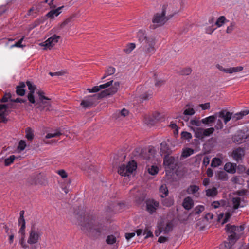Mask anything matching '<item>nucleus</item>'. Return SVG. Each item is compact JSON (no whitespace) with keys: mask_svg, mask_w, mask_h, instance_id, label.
<instances>
[{"mask_svg":"<svg viewBox=\"0 0 249 249\" xmlns=\"http://www.w3.org/2000/svg\"><path fill=\"white\" fill-rule=\"evenodd\" d=\"M27 98L28 100L31 103L35 104V105L36 104V102L34 97V93H32V92L29 93L27 95Z\"/></svg>","mask_w":249,"mask_h":249,"instance_id":"58","label":"nucleus"},{"mask_svg":"<svg viewBox=\"0 0 249 249\" xmlns=\"http://www.w3.org/2000/svg\"><path fill=\"white\" fill-rule=\"evenodd\" d=\"M160 196L162 198L165 197L168 194V190L165 184L162 185L159 188Z\"/></svg>","mask_w":249,"mask_h":249,"instance_id":"27","label":"nucleus"},{"mask_svg":"<svg viewBox=\"0 0 249 249\" xmlns=\"http://www.w3.org/2000/svg\"><path fill=\"white\" fill-rule=\"evenodd\" d=\"M61 135L60 132H56L55 133H48L46 136V138L50 139L53 137H56Z\"/></svg>","mask_w":249,"mask_h":249,"instance_id":"56","label":"nucleus"},{"mask_svg":"<svg viewBox=\"0 0 249 249\" xmlns=\"http://www.w3.org/2000/svg\"><path fill=\"white\" fill-rule=\"evenodd\" d=\"M163 165L166 170L173 171L176 169L177 161L175 158L169 155H165L163 160Z\"/></svg>","mask_w":249,"mask_h":249,"instance_id":"8","label":"nucleus"},{"mask_svg":"<svg viewBox=\"0 0 249 249\" xmlns=\"http://www.w3.org/2000/svg\"><path fill=\"white\" fill-rule=\"evenodd\" d=\"M162 232H163V227L161 226H159L158 227V229L155 230V234L156 236H159Z\"/></svg>","mask_w":249,"mask_h":249,"instance_id":"64","label":"nucleus"},{"mask_svg":"<svg viewBox=\"0 0 249 249\" xmlns=\"http://www.w3.org/2000/svg\"><path fill=\"white\" fill-rule=\"evenodd\" d=\"M26 138L29 141H32L34 138V133L32 129L30 127H27L25 130Z\"/></svg>","mask_w":249,"mask_h":249,"instance_id":"36","label":"nucleus"},{"mask_svg":"<svg viewBox=\"0 0 249 249\" xmlns=\"http://www.w3.org/2000/svg\"><path fill=\"white\" fill-rule=\"evenodd\" d=\"M29 233V236L27 242L29 244L37 243L41 239L43 234L41 229L36 227L35 225H33L31 226Z\"/></svg>","mask_w":249,"mask_h":249,"instance_id":"3","label":"nucleus"},{"mask_svg":"<svg viewBox=\"0 0 249 249\" xmlns=\"http://www.w3.org/2000/svg\"><path fill=\"white\" fill-rule=\"evenodd\" d=\"M74 213L81 230L89 236L94 239H98L102 235L105 234L106 227L103 224L97 221L94 215L85 213L81 208H79V211L75 210Z\"/></svg>","mask_w":249,"mask_h":249,"instance_id":"1","label":"nucleus"},{"mask_svg":"<svg viewBox=\"0 0 249 249\" xmlns=\"http://www.w3.org/2000/svg\"><path fill=\"white\" fill-rule=\"evenodd\" d=\"M215 128L216 129H222L223 128V124L221 120L219 118L217 120L216 124L215 125Z\"/></svg>","mask_w":249,"mask_h":249,"instance_id":"59","label":"nucleus"},{"mask_svg":"<svg viewBox=\"0 0 249 249\" xmlns=\"http://www.w3.org/2000/svg\"><path fill=\"white\" fill-rule=\"evenodd\" d=\"M244 155V150L241 147L234 149L232 153V158L237 161L241 160Z\"/></svg>","mask_w":249,"mask_h":249,"instance_id":"14","label":"nucleus"},{"mask_svg":"<svg viewBox=\"0 0 249 249\" xmlns=\"http://www.w3.org/2000/svg\"><path fill=\"white\" fill-rule=\"evenodd\" d=\"M18 225L20 226V228L19 230L18 233L20 235L25 234V228H26V222L25 220H18Z\"/></svg>","mask_w":249,"mask_h":249,"instance_id":"30","label":"nucleus"},{"mask_svg":"<svg viewBox=\"0 0 249 249\" xmlns=\"http://www.w3.org/2000/svg\"><path fill=\"white\" fill-rule=\"evenodd\" d=\"M173 224L171 222H167L165 227H163V231L164 234H168L173 229Z\"/></svg>","mask_w":249,"mask_h":249,"instance_id":"38","label":"nucleus"},{"mask_svg":"<svg viewBox=\"0 0 249 249\" xmlns=\"http://www.w3.org/2000/svg\"><path fill=\"white\" fill-rule=\"evenodd\" d=\"M225 230L226 232L229 234L228 240L231 244H234L238 239L236 231H238V227L234 225L227 224L226 226Z\"/></svg>","mask_w":249,"mask_h":249,"instance_id":"7","label":"nucleus"},{"mask_svg":"<svg viewBox=\"0 0 249 249\" xmlns=\"http://www.w3.org/2000/svg\"><path fill=\"white\" fill-rule=\"evenodd\" d=\"M194 152V150L193 149L190 148H186L183 150L181 156L183 158H187L192 155Z\"/></svg>","mask_w":249,"mask_h":249,"instance_id":"32","label":"nucleus"},{"mask_svg":"<svg viewBox=\"0 0 249 249\" xmlns=\"http://www.w3.org/2000/svg\"><path fill=\"white\" fill-rule=\"evenodd\" d=\"M216 118L218 117L220 119H223L224 122L226 124L232 118V114L225 110H222L219 112L215 113Z\"/></svg>","mask_w":249,"mask_h":249,"instance_id":"11","label":"nucleus"},{"mask_svg":"<svg viewBox=\"0 0 249 249\" xmlns=\"http://www.w3.org/2000/svg\"><path fill=\"white\" fill-rule=\"evenodd\" d=\"M11 95L10 93H5L1 100V102L3 103L8 102V100H11Z\"/></svg>","mask_w":249,"mask_h":249,"instance_id":"62","label":"nucleus"},{"mask_svg":"<svg viewBox=\"0 0 249 249\" xmlns=\"http://www.w3.org/2000/svg\"><path fill=\"white\" fill-rule=\"evenodd\" d=\"M249 138V133L243 130H239L232 136V140L233 142L240 144Z\"/></svg>","mask_w":249,"mask_h":249,"instance_id":"9","label":"nucleus"},{"mask_svg":"<svg viewBox=\"0 0 249 249\" xmlns=\"http://www.w3.org/2000/svg\"><path fill=\"white\" fill-rule=\"evenodd\" d=\"M26 85L28 86V89L30 90L29 93H35V91L36 89V86L34 85L31 82L27 81Z\"/></svg>","mask_w":249,"mask_h":249,"instance_id":"46","label":"nucleus"},{"mask_svg":"<svg viewBox=\"0 0 249 249\" xmlns=\"http://www.w3.org/2000/svg\"><path fill=\"white\" fill-rule=\"evenodd\" d=\"M181 138L184 140H190L192 138V134L186 131H183L181 133Z\"/></svg>","mask_w":249,"mask_h":249,"instance_id":"48","label":"nucleus"},{"mask_svg":"<svg viewBox=\"0 0 249 249\" xmlns=\"http://www.w3.org/2000/svg\"><path fill=\"white\" fill-rule=\"evenodd\" d=\"M216 119V116L215 113L213 115H211L209 117L203 118L201 120V122L203 124H210L213 123Z\"/></svg>","mask_w":249,"mask_h":249,"instance_id":"26","label":"nucleus"},{"mask_svg":"<svg viewBox=\"0 0 249 249\" xmlns=\"http://www.w3.org/2000/svg\"><path fill=\"white\" fill-rule=\"evenodd\" d=\"M201 123L202 122H201V120H199V119H197L196 117L191 119L189 122V126L191 127V125L192 126H200L201 125Z\"/></svg>","mask_w":249,"mask_h":249,"instance_id":"35","label":"nucleus"},{"mask_svg":"<svg viewBox=\"0 0 249 249\" xmlns=\"http://www.w3.org/2000/svg\"><path fill=\"white\" fill-rule=\"evenodd\" d=\"M137 167V163L132 160L129 161L126 165H121L118 168V172L121 176H128L136 170Z\"/></svg>","mask_w":249,"mask_h":249,"instance_id":"4","label":"nucleus"},{"mask_svg":"<svg viewBox=\"0 0 249 249\" xmlns=\"http://www.w3.org/2000/svg\"><path fill=\"white\" fill-rule=\"evenodd\" d=\"M26 146V144L25 142L23 140H20L18 146V150L19 151H22L24 150Z\"/></svg>","mask_w":249,"mask_h":249,"instance_id":"50","label":"nucleus"},{"mask_svg":"<svg viewBox=\"0 0 249 249\" xmlns=\"http://www.w3.org/2000/svg\"><path fill=\"white\" fill-rule=\"evenodd\" d=\"M150 36H147L145 34V32L143 30H139L137 33V38L141 43L146 42L148 38Z\"/></svg>","mask_w":249,"mask_h":249,"instance_id":"24","label":"nucleus"},{"mask_svg":"<svg viewBox=\"0 0 249 249\" xmlns=\"http://www.w3.org/2000/svg\"><path fill=\"white\" fill-rule=\"evenodd\" d=\"M243 67L241 66H238L236 67L229 68V73H233L237 72H239L242 71Z\"/></svg>","mask_w":249,"mask_h":249,"instance_id":"47","label":"nucleus"},{"mask_svg":"<svg viewBox=\"0 0 249 249\" xmlns=\"http://www.w3.org/2000/svg\"><path fill=\"white\" fill-rule=\"evenodd\" d=\"M146 210L150 214L155 213L159 207V202L153 199H149L145 201Z\"/></svg>","mask_w":249,"mask_h":249,"instance_id":"10","label":"nucleus"},{"mask_svg":"<svg viewBox=\"0 0 249 249\" xmlns=\"http://www.w3.org/2000/svg\"><path fill=\"white\" fill-rule=\"evenodd\" d=\"M191 71H192V70L191 68H186L182 69L180 71V74L181 75H188L191 73Z\"/></svg>","mask_w":249,"mask_h":249,"instance_id":"57","label":"nucleus"},{"mask_svg":"<svg viewBox=\"0 0 249 249\" xmlns=\"http://www.w3.org/2000/svg\"><path fill=\"white\" fill-rule=\"evenodd\" d=\"M155 154V150L153 148H149L147 149H142L141 152L142 155L146 159L149 160Z\"/></svg>","mask_w":249,"mask_h":249,"instance_id":"16","label":"nucleus"},{"mask_svg":"<svg viewBox=\"0 0 249 249\" xmlns=\"http://www.w3.org/2000/svg\"><path fill=\"white\" fill-rule=\"evenodd\" d=\"M217 177L218 179L223 181H226L228 179V175L225 172L223 171H220L218 172L217 173Z\"/></svg>","mask_w":249,"mask_h":249,"instance_id":"33","label":"nucleus"},{"mask_svg":"<svg viewBox=\"0 0 249 249\" xmlns=\"http://www.w3.org/2000/svg\"><path fill=\"white\" fill-rule=\"evenodd\" d=\"M168 19L165 17V10L163 9L161 13H157L155 15L152 19L154 25H151L150 27L155 29L158 26L163 25Z\"/></svg>","mask_w":249,"mask_h":249,"instance_id":"6","label":"nucleus"},{"mask_svg":"<svg viewBox=\"0 0 249 249\" xmlns=\"http://www.w3.org/2000/svg\"><path fill=\"white\" fill-rule=\"evenodd\" d=\"M228 21L224 16H220L214 23V26H216V28L221 27L226 22Z\"/></svg>","mask_w":249,"mask_h":249,"instance_id":"28","label":"nucleus"},{"mask_svg":"<svg viewBox=\"0 0 249 249\" xmlns=\"http://www.w3.org/2000/svg\"><path fill=\"white\" fill-rule=\"evenodd\" d=\"M195 113V110L192 107L186 108L183 111V115L184 116H181V118L185 121H188L189 118L187 116L188 115H193Z\"/></svg>","mask_w":249,"mask_h":249,"instance_id":"17","label":"nucleus"},{"mask_svg":"<svg viewBox=\"0 0 249 249\" xmlns=\"http://www.w3.org/2000/svg\"><path fill=\"white\" fill-rule=\"evenodd\" d=\"M115 72V69L114 67H108L107 71H106V73L105 74L104 76L102 78V79L105 78L107 76L109 75H111L114 73Z\"/></svg>","mask_w":249,"mask_h":249,"instance_id":"43","label":"nucleus"},{"mask_svg":"<svg viewBox=\"0 0 249 249\" xmlns=\"http://www.w3.org/2000/svg\"><path fill=\"white\" fill-rule=\"evenodd\" d=\"M222 161L219 158H214L211 162V166L213 167H216L221 164Z\"/></svg>","mask_w":249,"mask_h":249,"instance_id":"42","label":"nucleus"},{"mask_svg":"<svg viewBox=\"0 0 249 249\" xmlns=\"http://www.w3.org/2000/svg\"><path fill=\"white\" fill-rule=\"evenodd\" d=\"M113 80L110 81L109 82H107L105 84L100 85V86H95L91 89H88L87 90L89 92H97L100 90L101 89H106L109 87L110 86L112 85V87L114 85V83L113 84Z\"/></svg>","mask_w":249,"mask_h":249,"instance_id":"13","label":"nucleus"},{"mask_svg":"<svg viewBox=\"0 0 249 249\" xmlns=\"http://www.w3.org/2000/svg\"><path fill=\"white\" fill-rule=\"evenodd\" d=\"M64 7L63 6L59 7L55 9L51 10L46 14V17L51 18H53L55 16H58L61 13V10Z\"/></svg>","mask_w":249,"mask_h":249,"instance_id":"21","label":"nucleus"},{"mask_svg":"<svg viewBox=\"0 0 249 249\" xmlns=\"http://www.w3.org/2000/svg\"><path fill=\"white\" fill-rule=\"evenodd\" d=\"M216 29L214 25H212L205 28V32L208 34H212Z\"/></svg>","mask_w":249,"mask_h":249,"instance_id":"52","label":"nucleus"},{"mask_svg":"<svg viewBox=\"0 0 249 249\" xmlns=\"http://www.w3.org/2000/svg\"><path fill=\"white\" fill-rule=\"evenodd\" d=\"M160 151L163 154H166L165 155H169L171 152V150L166 142H162L161 143Z\"/></svg>","mask_w":249,"mask_h":249,"instance_id":"25","label":"nucleus"},{"mask_svg":"<svg viewBox=\"0 0 249 249\" xmlns=\"http://www.w3.org/2000/svg\"><path fill=\"white\" fill-rule=\"evenodd\" d=\"M217 189L214 187L206 190V195L208 197H214L217 195Z\"/></svg>","mask_w":249,"mask_h":249,"instance_id":"29","label":"nucleus"},{"mask_svg":"<svg viewBox=\"0 0 249 249\" xmlns=\"http://www.w3.org/2000/svg\"><path fill=\"white\" fill-rule=\"evenodd\" d=\"M116 238L113 235H108L106 242L108 245H112L116 242Z\"/></svg>","mask_w":249,"mask_h":249,"instance_id":"40","label":"nucleus"},{"mask_svg":"<svg viewBox=\"0 0 249 249\" xmlns=\"http://www.w3.org/2000/svg\"><path fill=\"white\" fill-rule=\"evenodd\" d=\"M5 104H0V122L5 123L7 121L6 116L8 115Z\"/></svg>","mask_w":249,"mask_h":249,"instance_id":"15","label":"nucleus"},{"mask_svg":"<svg viewBox=\"0 0 249 249\" xmlns=\"http://www.w3.org/2000/svg\"><path fill=\"white\" fill-rule=\"evenodd\" d=\"M143 235H146L145 238H148L149 237H152L153 236L152 232L150 230L145 229L143 231Z\"/></svg>","mask_w":249,"mask_h":249,"instance_id":"63","label":"nucleus"},{"mask_svg":"<svg viewBox=\"0 0 249 249\" xmlns=\"http://www.w3.org/2000/svg\"><path fill=\"white\" fill-rule=\"evenodd\" d=\"M25 86V84L24 82H20L19 85L17 86L16 88V92L17 94L21 96H24L25 93V90L24 89Z\"/></svg>","mask_w":249,"mask_h":249,"instance_id":"22","label":"nucleus"},{"mask_svg":"<svg viewBox=\"0 0 249 249\" xmlns=\"http://www.w3.org/2000/svg\"><path fill=\"white\" fill-rule=\"evenodd\" d=\"M116 113H117L118 116L121 115L125 117L128 114V111L125 108H123L121 111H117Z\"/></svg>","mask_w":249,"mask_h":249,"instance_id":"61","label":"nucleus"},{"mask_svg":"<svg viewBox=\"0 0 249 249\" xmlns=\"http://www.w3.org/2000/svg\"><path fill=\"white\" fill-rule=\"evenodd\" d=\"M16 158V156L14 155H11L9 157L5 159L4 160V164L5 166H9L11 163H12L15 159Z\"/></svg>","mask_w":249,"mask_h":249,"instance_id":"45","label":"nucleus"},{"mask_svg":"<svg viewBox=\"0 0 249 249\" xmlns=\"http://www.w3.org/2000/svg\"><path fill=\"white\" fill-rule=\"evenodd\" d=\"M236 164L227 162L224 167V170L228 173L233 174L236 172Z\"/></svg>","mask_w":249,"mask_h":249,"instance_id":"18","label":"nucleus"},{"mask_svg":"<svg viewBox=\"0 0 249 249\" xmlns=\"http://www.w3.org/2000/svg\"><path fill=\"white\" fill-rule=\"evenodd\" d=\"M214 131V128L213 127H210L206 129L203 128V134L204 135V138L205 137H209L211 135Z\"/></svg>","mask_w":249,"mask_h":249,"instance_id":"39","label":"nucleus"},{"mask_svg":"<svg viewBox=\"0 0 249 249\" xmlns=\"http://www.w3.org/2000/svg\"><path fill=\"white\" fill-rule=\"evenodd\" d=\"M39 10V8L37 6H33L28 10L27 14L28 16H33V17H35L36 16Z\"/></svg>","mask_w":249,"mask_h":249,"instance_id":"31","label":"nucleus"},{"mask_svg":"<svg viewBox=\"0 0 249 249\" xmlns=\"http://www.w3.org/2000/svg\"><path fill=\"white\" fill-rule=\"evenodd\" d=\"M135 44L133 43H129L126 49H124V51L127 53H130L135 48Z\"/></svg>","mask_w":249,"mask_h":249,"instance_id":"51","label":"nucleus"},{"mask_svg":"<svg viewBox=\"0 0 249 249\" xmlns=\"http://www.w3.org/2000/svg\"><path fill=\"white\" fill-rule=\"evenodd\" d=\"M182 206L186 210H189L193 207L194 201L190 197L188 196L184 198Z\"/></svg>","mask_w":249,"mask_h":249,"instance_id":"19","label":"nucleus"},{"mask_svg":"<svg viewBox=\"0 0 249 249\" xmlns=\"http://www.w3.org/2000/svg\"><path fill=\"white\" fill-rule=\"evenodd\" d=\"M233 207L234 209H237L240 207L241 198L239 197H233L232 200Z\"/></svg>","mask_w":249,"mask_h":249,"instance_id":"37","label":"nucleus"},{"mask_svg":"<svg viewBox=\"0 0 249 249\" xmlns=\"http://www.w3.org/2000/svg\"><path fill=\"white\" fill-rule=\"evenodd\" d=\"M120 83L119 82H115L114 85L112 87L102 91L97 94L86 98L81 101L80 105L84 108L90 107L93 106L97 99L115 94L118 91Z\"/></svg>","mask_w":249,"mask_h":249,"instance_id":"2","label":"nucleus"},{"mask_svg":"<svg viewBox=\"0 0 249 249\" xmlns=\"http://www.w3.org/2000/svg\"><path fill=\"white\" fill-rule=\"evenodd\" d=\"M236 23L234 21H232L231 22L229 26L227 27V28L226 29V33L228 34H231V33L233 30L236 28Z\"/></svg>","mask_w":249,"mask_h":249,"instance_id":"44","label":"nucleus"},{"mask_svg":"<svg viewBox=\"0 0 249 249\" xmlns=\"http://www.w3.org/2000/svg\"><path fill=\"white\" fill-rule=\"evenodd\" d=\"M152 94L153 93L151 91H148L143 94L141 95V98L143 100H148L152 97Z\"/></svg>","mask_w":249,"mask_h":249,"instance_id":"53","label":"nucleus"},{"mask_svg":"<svg viewBox=\"0 0 249 249\" xmlns=\"http://www.w3.org/2000/svg\"><path fill=\"white\" fill-rule=\"evenodd\" d=\"M155 38L153 36H149L146 42L142 43L141 48L145 54L151 55L155 52Z\"/></svg>","mask_w":249,"mask_h":249,"instance_id":"5","label":"nucleus"},{"mask_svg":"<svg viewBox=\"0 0 249 249\" xmlns=\"http://www.w3.org/2000/svg\"><path fill=\"white\" fill-rule=\"evenodd\" d=\"M199 188V187L197 185H190L187 189V192L188 194H192L195 195L196 193L198 192Z\"/></svg>","mask_w":249,"mask_h":249,"instance_id":"34","label":"nucleus"},{"mask_svg":"<svg viewBox=\"0 0 249 249\" xmlns=\"http://www.w3.org/2000/svg\"><path fill=\"white\" fill-rule=\"evenodd\" d=\"M191 129L194 132L195 137L200 140H202L204 138V135L203 134V128L201 127H191Z\"/></svg>","mask_w":249,"mask_h":249,"instance_id":"20","label":"nucleus"},{"mask_svg":"<svg viewBox=\"0 0 249 249\" xmlns=\"http://www.w3.org/2000/svg\"><path fill=\"white\" fill-rule=\"evenodd\" d=\"M24 37L23 36L18 42L11 46V47H22L23 46L21 44L23 41Z\"/></svg>","mask_w":249,"mask_h":249,"instance_id":"60","label":"nucleus"},{"mask_svg":"<svg viewBox=\"0 0 249 249\" xmlns=\"http://www.w3.org/2000/svg\"><path fill=\"white\" fill-rule=\"evenodd\" d=\"M50 105L49 101H46L43 100H39V102H37L36 103V107L40 110L45 109L46 107H48Z\"/></svg>","mask_w":249,"mask_h":249,"instance_id":"23","label":"nucleus"},{"mask_svg":"<svg viewBox=\"0 0 249 249\" xmlns=\"http://www.w3.org/2000/svg\"><path fill=\"white\" fill-rule=\"evenodd\" d=\"M15 102H13L12 101H10V103H8L7 104H5L6 107V110L7 112L8 113L10 111V109H14L16 108V105L14 104Z\"/></svg>","mask_w":249,"mask_h":249,"instance_id":"55","label":"nucleus"},{"mask_svg":"<svg viewBox=\"0 0 249 249\" xmlns=\"http://www.w3.org/2000/svg\"><path fill=\"white\" fill-rule=\"evenodd\" d=\"M60 38V36H59L54 35L47 39L45 41L43 45L47 48L52 47L58 42Z\"/></svg>","mask_w":249,"mask_h":249,"instance_id":"12","label":"nucleus"},{"mask_svg":"<svg viewBox=\"0 0 249 249\" xmlns=\"http://www.w3.org/2000/svg\"><path fill=\"white\" fill-rule=\"evenodd\" d=\"M162 204L166 207H170L174 204V200L172 198H165L162 201Z\"/></svg>","mask_w":249,"mask_h":249,"instance_id":"41","label":"nucleus"},{"mask_svg":"<svg viewBox=\"0 0 249 249\" xmlns=\"http://www.w3.org/2000/svg\"><path fill=\"white\" fill-rule=\"evenodd\" d=\"M159 171L158 168L156 166L152 165L150 168L148 169V172L152 175H155L158 173Z\"/></svg>","mask_w":249,"mask_h":249,"instance_id":"49","label":"nucleus"},{"mask_svg":"<svg viewBox=\"0 0 249 249\" xmlns=\"http://www.w3.org/2000/svg\"><path fill=\"white\" fill-rule=\"evenodd\" d=\"M205 210V207L202 205H198L195 208V214H198Z\"/></svg>","mask_w":249,"mask_h":249,"instance_id":"54","label":"nucleus"}]
</instances>
